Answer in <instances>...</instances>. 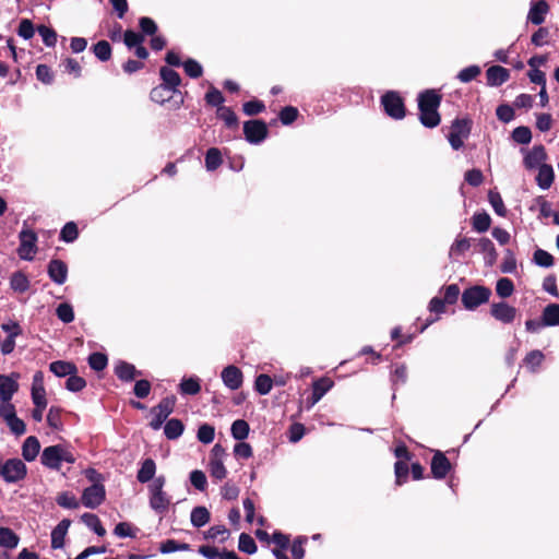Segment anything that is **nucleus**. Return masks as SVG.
<instances>
[{
	"label": "nucleus",
	"mask_w": 559,
	"mask_h": 559,
	"mask_svg": "<svg viewBox=\"0 0 559 559\" xmlns=\"http://www.w3.org/2000/svg\"><path fill=\"white\" fill-rule=\"evenodd\" d=\"M176 96L179 97V99H176V105L179 106L183 100L181 93L179 91H173L163 85H158L154 87L150 94L151 99L157 104H165L167 102H170Z\"/></svg>",
	"instance_id": "nucleus-16"
},
{
	"label": "nucleus",
	"mask_w": 559,
	"mask_h": 559,
	"mask_svg": "<svg viewBox=\"0 0 559 559\" xmlns=\"http://www.w3.org/2000/svg\"><path fill=\"white\" fill-rule=\"evenodd\" d=\"M27 467L20 459H10L3 463L0 477L8 484H16L26 477Z\"/></svg>",
	"instance_id": "nucleus-3"
},
{
	"label": "nucleus",
	"mask_w": 559,
	"mask_h": 559,
	"mask_svg": "<svg viewBox=\"0 0 559 559\" xmlns=\"http://www.w3.org/2000/svg\"><path fill=\"white\" fill-rule=\"evenodd\" d=\"M31 395L34 405L43 406V404H47L44 373L41 371H36L33 376Z\"/></svg>",
	"instance_id": "nucleus-14"
},
{
	"label": "nucleus",
	"mask_w": 559,
	"mask_h": 559,
	"mask_svg": "<svg viewBox=\"0 0 559 559\" xmlns=\"http://www.w3.org/2000/svg\"><path fill=\"white\" fill-rule=\"evenodd\" d=\"M490 295L491 292L489 288L484 286H474L463 292L462 302L466 309L474 310L481 304L487 302Z\"/></svg>",
	"instance_id": "nucleus-7"
},
{
	"label": "nucleus",
	"mask_w": 559,
	"mask_h": 559,
	"mask_svg": "<svg viewBox=\"0 0 559 559\" xmlns=\"http://www.w3.org/2000/svg\"><path fill=\"white\" fill-rule=\"evenodd\" d=\"M57 317L64 323H70L74 320V312L71 305L63 302L57 307Z\"/></svg>",
	"instance_id": "nucleus-57"
},
{
	"label": "nucleus",
	"mask_w": 559,
	"mask_h": 559,
	"mask_svg": "<svg viewBox=\"0 0 559 559\" xmlns=\"http://www.w3.org/2000/svg\"><path fill=\"white\" fill-rule=\"evenodd\" d=\"M238 548L240 551L246 552L248 555H253L257 551V545L254 539L246 533L240 534Z\"/></svg>",
	"instance_id": "nucleus-47"
},
{
	"label": "nucleus",
	"mask_w": 559,
	"mask_h": 559,
	"mask_svg": "<svg viewBox=\"0 0 559 559\" xmlns=\"http://www.w3.org/2000/svg\"><path fill=\"white\" fill-rule=\"evenodd\" d=\"M487 84L500 86L510 78V71L501 66H492L486 71Z\"/></svg>",
	"instance_id": "nucleus-21"
},
{
	"label": "nucleus",
	"mask_w": 559,
	"mask_h": 559,
	"mask_svg": "<svg viewBox=\"0 0 559 559\" xmlns=\"http://www.w3.org/2000/svg\"><path fill=\"white\" fill-rule=\"evenodd\" d=\"M226 451L221 444H215L210 453L209 471L212 478L222 480L227 476V469L224 465Z\"/></svg>",
	"instance_id": "nucleus-5"
},
{
	"label": "nucleus",
	"mask_w": 559,
	"mask_h": 559,
	"mask_svg": "<svg viewBox=\"0 0 559 559\" xmlns=\"http://www.w3.org/2000/svg\"><path fill=\"white\" fill-rule=\"evenodd\" d=\"M108 359L102 353H93L88 357L90 367L96 371H102L106 368Z\"/></svg>",
	"instance_id": "nucleus-58"
},
{
	"label": "nucleus",
	"mask_w": 559,
	"mask_h": 559,
	"mask_svg": "<svg viewBox=\"0 0 559 559\" xmlns=\"http://www.w3.org/2000/svg\"><path fill=\"white\" fill-rule=\"evenodd\" d=\"M222 164V154L221 151L216 147H211L207 150L205 155V167L209 171H213L217 169Z\"/></svg>",
	"instance_id": "nucleus-40"
},
{
	"label": "nucleus",
	"mask_w": 559,
	"mask_h": 559,
	"mask_svg": "<svg viewBox=\"0 0 559 559\" xmlns=\"http://www.w3.org/2000/svg\"><path fill=\"white\" fill-rule=\"evenodd\" d=\"M160 78L163 80V83L160 85L173 91H178V86L180 85L181 79L175 70L167 67H163L160 69Z\"/></svg>",
	"instance_id": "nucleus-27"
},
{
	"label": "nucleus",
	"mask_w": 559,
	"mask_h": 559,
	"mask_svg": "<svg viewBox=\"0 0 559 559\" xmlns=\"http://www.w3.org/2000/svg\"><path fill=\"white\" fill-rule=\"evenodd\" d=\"M164 432L168 439H177L183 432V424L181 423V420L173 418L166 423L164 427Z\"/></svg>",
	"instance_id": "nucleus-37"
},
{
	"label": "nucleus",
	"mask_w": 559,
	"mask_h": 559,
	"mask_svg": "<svg viewBox=\"0 0 559 559\" xmlns=\"http://www.w3.org/2000/svg\"><path fill=\"white\" fill-rule=\"evenodd\" d=\"M20 537L8 527H0V547L14 549L17 547Z\"/></svg>",
	"instance_id": "nucleus-32"
},
{
	"label": "nucleus",
	"mask_w": 559,
	"mask_h": 559,
	"mask_svg": "<svg viewBox=\"0 0 559 559\" xmlns=\"http://www.w3.org/2000/svg\"><path fill=\"white\" fill-rule=\"evenodd\" d=\"M183 69L185 72L192 79L201 76L203 72L202 66L193 59H188L183 63Z\"/></svg>",
	"instance_id": "nucleus-61"
},
{
	"label": "nucleus",
	"mask_w": 559,
	"mask_h": 559,
	"mask_svg": "<svg viewBox=\"0 0 559 559\" xmlns=\"http://www.w3.org/2000/svg\"><path fill=\"white\" fill-rule=\"evenodd\" d=\"M454 302V284L448 285L445 288V295L443 298L440 297H433L429 302V312L431 314H436V317L429 318L426 320V323L421 328V331H424L428 325L433 323L440 313L444 311L445 304H453Z\"/></svg>",
	"instance_id": "nucleus-8"
},
{
	"label": "nucleus",
	"mask_w": 559,
	"mask_h": 559,
	"mask_svg": "<svg viewBox=\"0 0 559 559\" xmlns=\"http://www.w3.org/2000/svg\"><path fill=\"white\" fill-rule=\"evenodd\" d=\"M522 152H524V150H522ZM546 157L545 147L543 145H535L531 150L525 151L523 163L525 168L535 169L543 165Z\"/></svg>",
	"instance_id": "nucleus-15"
},
{
	"label": "nucleus",
	"mask_w": 559,
	"mask_h": 559,
	"mask_svg": "<svg viewBox=\"0 0 559 559\" xmlns=\"http://www.w3.org/2000/svg\"><path fill=\"white\" fill-rule=\"evenodd\" d=\"M179 390L182 394L195 395L201 391L200 380L197 377L183 378Z\"/></svg>",
	"instance_id": "nucleus-36"
},
{
	"label": "nucleus",
	"mask_w": 559,
	"mask_h": 559,
	"mask_svg": "<svg viewBox=\"0 0 559 559\" xmlns=\"http://www.w3.org/2000/svg\"><path fill=\"white\" fill-rule=\"evenodd\" d=\"M38 33L41 36L43 41L47 47H53L56 45L57 33L52 28L47 27L45 25H40L38 27Z\"/></svg>",
	"instance_id": "nucleus-60"
},
{
	"label": "nucleus",
	"mask_w": 559,
	"mask_h": 559,
	"mask_svg": "<svg viewBox=\"0 0 559 559\" xmlns=\"http://www.w3.org/2000/svg\"><path fill=\"white\" fill-rule=\"evenodd\" d=\"M496 115L498 119L502 122H510L514 119V110L508 104L499 105L496 109Z\"/></svg>",
	"instance_id": "nucleus-62"
},
{
	"label": "nucleus",
	"mask_w": 559,
	"mask_h": 559,
	"mask_svg": "<svg viewBox=\"0 0 559 559\" xmlns=\"http://www.w3.org/2000/svg\"><path fill=\"white\" fill-rule=\"evenodd\" d=\"M82 522L91 530H93L98 536H104L106 530L103 527L98 516L93 513H84L81 516Z\"/></svg>",
	"instance_id": "nucleus-38"
},
{
	"label": "nucleus",
	"mask_w": 559,
	"mask_h": 559,
	"mask_svg": "<svg viewBox=\"0 0 559 559\" xmlns=\"http://www.w3.org/2000/svg\"><path fill=\"white\" fill-rule=\"evenodd\" d=\"M496 292L501 298L510 297L514 292L513 282L508 277H501L497 281Z\"/></svg>",
	"instance_id": "nucleus-45"
},
{
	"label": "nucleus",
	"mask_w": 559,
	"mask_h": 559,
	"mask_svg": "<svg viewBox=\"0 0 559 559\" xmlns=\"http://www.w3.org/2000/svg\"><path fill=\"white\" fill-rule=\"evenodd\" d=\"M217 117L222 119L228 128L237 127L238 118L231 108L219 106L217 108Z\"/></svg>",
	"instance_id": "nucleus-43"
},
{
	"label": "nucleus",
	"mask_w": 559,
	"mask_h": 559,
	"mask_svg": "<svg viewBox=\"0 0 559 559\" xmlns=\"http://www.w3.org/2000/svg\"><path fill=\"white\" fill-rule=\"evenodd\" d=\"M542 319L544 320V325H559V304L546 306L543 310Z\"/></svg>",
	"instance_id": "nucleus-33"
},
{
	"label": "nucleus",
	"mask_w": 559,
	"mask_h": 559,
	"mask_svg": "<svg viewBox=\"0 0 559 559\" xmlns=\"http://www.w3.org/2000/svg\"><path fill=\"white\" fill-rule=\"evenodd\" d=\"M138 528L132 527L130 523L120 522L116 525L114 530V534L120 538L131 537L134 538L136 536Z\"/></svg>",
	"instance_id": "nucleus-52"
},
{
	"label": "nucleus",
	"mask_w": 559,
	"mask_h": 559,
	"mask_svg": "<svg viewBox=\"0 0 559 559\" xmlns=\"http://www.w3.org/2000/svg\"><path fill=\"white\" fill-rule=\"evenodd\" d=\"M10 287L16 293H25L29 288V280L23 272H14L10 278Z\"/></svg>",
	"instance_id": "nucleus-34"
},
{
	"label": "nucleus",
	"mask_w": 559,
	"mask_h": 559,
	"mask_svg": "<svg viewBox=\"0 0 559 559\" xmlns=\"http://www.w3.org/2000/svg\"><path fill=\"white\" fill-rule=\"evenodd\" d=\"M249 430H250L249 425L243 419L235 420L230 428L231 436L236 440H245L249 435Z\"/></svg>",
	"instance_id": "nucleus-42"
},
{
	"label": "nucleus",
	"mask_w": 559,
	"mask_h": 559,
	"mask_svg": "<svg viewBox=\"0 0 559 559\" xmlns=\"http://www.w3.org/2000/svg\"><path fill=\"white\" fill-rule=\"evenodd\" d=\"M86 385V382L83 378L75 376V373L69 376L66 388L71 392H79L83 390Z\"/></svg>",
	"instance_id": "nucleus-63"
},
{
	"label": "nucleus",
	"mask_w": 559,
	"mask_h": 559,
	"mask_svg": "<svg viewBox=\"0 0 559 559\" xmlns=\"http://www.w3.org/2000/svg\"><path fill=\"white\" fill-rule=\"evenodd\" d=\"M49 369L55 376L60 378L76 373L75 365L63 360H57L51 362Z\"/></svg>",
	"instance_id": "nucleus-31"
},
{
	"label": "nucleus",
	"mask_w": 559,
	"mask_h": 559,
	"mask_svg": "<svg viewBox=\"0 0 559 559\" xmlns=\"http://www.w3.org/2000/svg\"><path fill=\"white\" fill-rule=\"evenodd\" d=\"M549 11V5L545 0H539L531 5L527 14L528 21L535 25H540L545 21V16Z\"/></svg>",
	"instance_id": "nucleus-22"
},
{
	"label": "nucleus",
	"mask_w": 559,
	"mask_h": 559,
	"mask_svg": "<svg viewBox=\"0 0 559 559\" xmlns=\"http://www.w3.org/2000/svg\"><path fill=\"white\" fill-rule=\"evenodd\" d=\"M544 358V354L540 350L535 349L526 355L524 362L531 369L532 372H535L537 368L542 365Z\"/></svg>",
	"instance_id": "nucleus-48"
},
{
	"label": "nucleus",
	"mask_w": 559,
	"mask_h": 559,
	"mask_svg": "<svg viewBox=\"0 0 559 559\" xmlns=\"http://www.w3.org/2000/svg\"><path fill=\"white\" fill-rule=\"evenodd\" d=\"M491 218L486 212L475 213L472 217L473 228L478 233H485L489 229Z\"/></svg>",
	"instance_id": "nucleus-39"
},
{
	"label": "nucleus",
	"mask_w": 559,
	"mask_h": 559,
	"mask_svg": "<svg viewBox=\"0 0 559 559\" xmlns=\"http://www.w3.org/2000/svg\"><path fill=\"white\" fill-rule=\"evenodd\" d=\"M156 473V464L152 459L143 461L141 468L138 472L136 478L140 483L145 484L154 478Z\"/></svg>",
	"instance_id": "nucleus-30"
},
{
	"label": "nucleus",
	"mask_w": 559,
	"mask_h": 559,
	"mask_svg": "<svg viewBox=\"0 0 559 559\" xmlns=\"http://www.w3.org/2000/svg\"><path fill=\"white\" fill-rule=\"evenodd\" d=\"M79 231L75 223H67L60 233V239L64 242H72L78 238Z\"/></svg>",
	"instance_id": "nucleus-55"
},
{
	"label": "nucleus",
	"mask_w": 559,
	"mask_h": 559,
	"mask_svg": "<svg viewBox=\"0 0 559 559\" xmlns=\"http://www.w3.org/2000/svg\"><path fill=\"white\" fill-rule=\"evenodd\" d=\"M57 503L66 509L79 508V501L76 497L71 492H62L57 497Z\"/></svg>",
	"instance_id": "nucleus-56"
},
{
	"label": "nucleus",
	"mask_w": 559,
	"mask_h": 559,
	"mask_svg": "<svg viewBox=\"0 0 559 559\" xmlns=\"http://www.w3.org/2000/svg\"><path fill=\"white\" fill-rule=\"evenodd\" d=\"M93 51L100 61H107L111 57V47L108 41L100 40L94 45Z\"/></svg>",
	"instance_id": "nucleus-49"
},
{
	"label": "nucleus",
	"mask_w": 559,
	"mask_h": 559,
	"mask_svg": "<svg viewBox=\"0 0 559 559\" xmlns=\"http://www.w3.org/2000/svg\"><path fill=\"white\" fill-rule=\"evenodd\" d=\"M490 313L496 320L500 322L511 323L515 318L516 309L501 301L491 305Z\"/></svg>",
	"instance_id": "nucleus-17"
},
{
	"label": "nucleus",
	"mask_w": 559,
	"mask_h": 559,
	"mask_svg": "<svg viewBox=\"0 0 559 559\" xmlns=\"http://www.w3.org/2000/svg\"><path fill=\"white\" fill-rule=\"evenodd\" d=\"M512 139L520 144H528L532 140V132L528 127H518L512 131Z\"/></svg>",
	"instance_id": "nucleus-50"
},
{
	"label": "nucleus",
	"mask_w": 559,
	"mask_h": 559,
	"mask_svg": "<svg viewBox=\"0 0 559 559\" xmlns=\"http://www.w3.org/2000/svg\"><path fill=\"white\" fill-rule=\"evenodd\" d=\"M246 140L252 144L262 142L267 134L266 124L260 120H250L243 124Z\"/></svg>",
	"instance_id": "nucleus-12"
},
{
	"label": "nucleus",
	"mask_w": 559,
	"mask_h": 559,
	"mask_svg": "<svg viewBox=\"0 0 559 559\" xmlns=\"http://www.w3.org/2000/svg\"><path fill=\"white\" fill-rule=\"evenodd\" d=\"M215 429L209 424H203L198 430V440L204 444H209L214 440Z\"/></svg>",
	"instance_id": "nucleus-51"
},
{
	"label": "nucleus",
	"mask_w": 559,
	"mask_h": 559,
	"mask_svg": "<svg viewBox=\"0 0 559 559\" xmlns=\"http://www.w3.org/2000/svg\"><path fill=\"white\" fill-rule=\"evenodd\" d=\"M20 373L12 372L10 374H0V401H11L13 395L19 391Z\"/></svg>",
	"instance_id": "nucleus-10"
},
{
	"label": "nucleus",
	"mask_w": 559,
	"mask_h": 559,
	"mask_svg": "<svg viewBox=\"0 0 559 559\" xmlns=\"http://www.w3.org/2000/svg\"><path fill=\"white\" fill-rule=\"evenodd\" d=\"M40 462L47 468L58 471L62 462L72 464L75 462V457L64 445L55 444L43 450Z\"/></svg>",
	"instance_id": "nucleus-2"
},
{
	"label": "nucleus",
	"mask_w": 559,
	"mask_h": 559,
	"mask_svg": "<svg viewBox=\"0 0 559 559\" xmlns=\"http://www.w3.org/2000/svg\"><path fill=\"white\" fill-rule=\"evenodd\" d=\"M440 95L435 90H427L418 95L419 120L427 128H435L440 123L438 107Z\"/></svg>",
	"instance_id": "nucleus-1"
},
{
	"label": "nucleus",
	"mask_w": 559,
	"mask_h": 559,
	"mask_svg": "<svg viewBox=\"0 0 559 559\" xmlns=\"http://www.w3.org/2000/svg\"><path fill=\"white\" fill-rule=\"evenodd\" d=\"M21 333V329L19 324L12 325L11 334L1 342V353L3 355H9L14 350L15 347V337Z\"/></svg>",
	"instance_id": "nucleus-41"
},
{
	"label": "nucleus",
	"mask_w": 559,
	"mask_h": 559,
	"mask_svg": "<svg viewBox=\"0 0 559 559\" xmlns=\"http://www.w3.org/2000/svg\"><path fill=\"white\" fill-rule=\"evenodd\" d=\"M176 403V399L174 396L165 397L160 401V403L152 409L153 419L150 423V426L154 430H158L167 417L173 413L174 406Z\"/></svg>",
	"instance_id": "nucleus-9"
},
{
	"label": "nucleus",
	"mask_w": 559,
	"mask_h": 559,
	"mask_svg": "<svg viewBox=\"0 0 559 559\" xmlns=\"http://www.w3.org/2000/svg\"><path fill=\"white\" fill-rule=\"evenodd\" d=\"M480 67L474 64L461 70L457 74V78L461 82L468 83L475 80L480 74Z\"/></svg>",
	"instance_id": "nucleus-59"
},
{
	"label": "nucleus",
	"mask_w": 559,
	"mask_h": 559,
	"mask_svg": "<svg viewBox=\"0 0 559 559\" xmlns=\"http://www.w3.org/2000/svg\"><path fill=\"white\" fill-rule=\"evenodd\" d=\"M221 378L224 385L231 391L238 390L243 383L242 371L234 365L225 367L221 372Z\"/></svg>",
	"instance_id": "nucleus-13"
},
{
	"label": "nucleus",
	"mask_w": 559,
	"mask_h": 559,
	"mask_svg": "<svg viewBox=\"0 0 559 559\" xmlns=\"http://www.w3.org/2000/svg\"><path fill=\"white\" fill-rule=\"evenodd\" d=\"M488 199H489V202H490L493 211L499 216H504L507 213V209L504 206L501 195L498 192L489 191Z\"/></svg>",
	"instance_id": "nucleus-53"
},
{
	"label": "nucleus",
	"mask_w": 559,
	"mask_h": 559,
	"mask_svg": "<svg viewBox=\"0 0 559 559\" xmlns=\"http://www.w3.org/2000/svg\"><path fill=\"white\" fill-rule=\"evenodd\" d=\"M554 177V169L550 165H540L538 168V174L536 176L537 186L543 190L549 189L552 185Z\"/></svg>",
	"instance_id": "nucleus-25"
},
{
	"label": "nucleus",
	"mask_w": 559,
	"mask_h": 559,
	"mask_svg": "<svg viewBox=\"0 0 559 559\" xmlns=\"http://www.w3.org/2000/svg\"><path fill=\"white\" fill-rule=\"evenodd\" d=\"M450 469L449 460L441 453L437 452L431 461V473L436 478H443Z\"/></svg>",
	"instance_id": "nucleus-24"
},
{
	"label": "nucleus",
	"mask_w": 559,
	"mask_h": 559,
	"mask_svg": "<svg viewBox=\"0 0 559 559\" xmlns=\"http://www.w3.org/2000/svg\"><path fill=\"white\" fill-rule=\"evenodd\" d=\"M106 491L102 484H93L85 488L82 493V503L84 507L95 509L105 500Z\"/></svg>",
	"instance_id": "nucleus-11"
},
{
	"label": "nucleus",
	"mask_w": 559,
	"mask_h": 559,
	"mask_svg": "<svg viewBox=\"0 0 559 559\" xmlns=\"http://www.w3.org/2000/svg\"><path fill=\"white\" fill-rule=\"evenodd\" d=\"M170 498L167 493L158 492L150 495V507L157 513L163 514L168 510Z\"/></svg>",
	"instance_id": "nucleus-28"
},
{
	"label": "nucleus",
	"mask_w": 559,
	"mask_h": 559,
	"mask_svg": "<svg viewBox=\"0 0 559 559\" xmlns=\"http://www.w3.org/2000/svg\"><path fill=\"white\" fill-rule=\"evenodd\" d=\"M533 262L542 267H550L554 265V257L543 249L535 250L533 254Z\"/></svg>",
	"instance_id": "nucleus-46"
},
{
	"label": "nucleus",
	"mask_w": 559,
	"mask_h": 559,
	"mask_svg": "<svg viewBox=\"0 0 559 559\" xmlns=\"http://www.w3.org/2000/svg\"><path fill=\"white\" fill-rule=\"evenodd\" d=\"M381 104L388 116L393 119L405 117V106L402 97L394 91L386 92L381 97Z\"/></svg>",
	"instance_id": "nucleus-6"
},
{
	"label": "nucleus",
	"mask_w": 559,
	"mask_h": 559,
	"mask_svg": "<svg viewBox=\"0 0 559 559\" xmlns=\"http://www.w3.org/2000/svg\"><path fill=\"white\" fill-rule=\"evenodd\" d=\"M476 247L478 248V251L484 254V261L487 266H492L497 262L498 253L493 242L489 238H478Z\"/></svg>",
	"instance_id": "nucleus-18"
},
{
	"label": "nucleus",
	"mask_w": 559,
	"mask_h": 559,
	"mask_svg": "<svg viewBox=\"0 0 559 559\" xmlns=\"http://www.w3.org/2000/svg\"><path fill=\"white\" fill-rule=\"evenodd\" d=\"M17 254L22 260L32 261L37 252V235L34 230L23 228L19 235Z\"/></svg>",
	"instance_id": "nucleus-4"
},
{
	"label": "nucleus",
	"mask_w": 559,
	"mask_h": 559,
	"mask_svg": "<svg viewBox=\"0 0 559 559\" xmlns=\"http://www.w3.org/2000/svg\"><path fill=\"white\" fill-rule=\"evenodd\" d=\"M333 386V381L328 378H321L312 384V395L308 400V407L314 406L324 394Z\"/></svg>",
	"instance_id": "nucleus-20"
},
{
	"label": "nucleus",
	"mask_w": 559,
	"mask_h": 559,
	"mask_svg": "<svg viewBox=\"0 0 559 559\" xmlns=\"http://www.w3.org/2000/svg\"><path fill=\"white\" fill-rule=\"evenodd\" d=\"M273 388V381L267 374H259L254 381V389L261 395H266Z\"/></svg>",
	"instance_id": "nucleus-44"
},
{
	"label": "nucleus",
	"mask_w": 559,
	"mask_h": 559,
	"mask_svg": "<svg viewBox=\"0 0 559 559\" xmlns=\"http://www.w3.org/2000/svg\"><path fill=\"white\" fill-rule=\"evenodd\" d=\"M40 451V443L34 436L27 437L22 445V456L27 462H33Z\"/></svg>",
	"instance_id": "nucleus-23"
},
{
	"label": "nucleus",
	"mask_w": 559,
	"mask_h": 559,
	"mask_svg": "<svg viewBox=\"0 0 559 559\" xmlns=\"http://www.w3.org/2000/svg\"><path fill=\"white\" fill-rule=\"evenodd\" d=\"M70 526L69 520H62L51 532V547L55 549L63 547L64 537Z\"/></svg>",
	"instance_id": "nucleus-26"
},
{
	"label": "nucleus",
	"mask_w": 559,
	"mask_h": 559,
	"mask_svg": "<svg viewBox=\"0 0 559 559\" xmlns=\"http://www.w3.org/2000/svg\"><path fill=\"white\" fill-rule=\"evenodd\" d=\"M199 552L204 556L206 559H225V555L228 551H219L216 547L213 546H201L199 548Z\"/></svg>",
	"instance_id": "nucleus-64"
},
{
	"label": "nucleus",
	"mask_w": 559,
	"mask_h": 559,
	"mask_svg": "<svg viewBox=\"0 0 559 559\" xmlns=\"http://www.w3.org/2000/svg\"><path fill=\"white\" fill-rule=\"evenodd\" d=\"M210 512L205 507H195L191 511V523L194 527H202L210 521Z\"/></svg>",
	"instance_id": "nucleus-35"
},
{
	"label": "nucleus",
	"mask_w": 559,
	"mask_h": 559,
	"mask_svg": "<svg viewBox=\"0 0 559 559\" xmlns=\"http://www.w3.org/2000/svg\"><path fill=\"white\" fill-rule=\"evenodd\" d=\"M190 483L191 485L200 490L204 491L207 485L206 476L205 474L200 469H194L190 473Z\"/></svg>",
	"instance_id": "nucleus-54"
},
{
	"label": "nucleus",
	"mask_w": 559,
	"mask_h": 559,
	"mask_svg": "<svg viewBox=\"0 0 559 559\" xmlns=\"http://www.w3.org/2000/svg\"><path fill=\"white\" fill-rule=\"evenodd\" d=\"M115 373L122 381H131L140 374V371L129 362L119 361L115 367Z\"/></svg>",
	"instance_id": "nucleus-29"
},
{
	"label": "nucleus",
	"mask_w": 559,
	"mask_h": 559,
	"mask_svg": "<svg viewBox=\"0 0 559 559\" xmlns=\"http://www.w3.org/2000/svg\"><path fill=\"white\" fill-rule=\"evenodd\" d=\"M48 275L52 282L62 285L68 277V266L61 260H51L48 264Z\"/></svg>",
	"instance_id": "nucleus-19"
}]
</instances>
